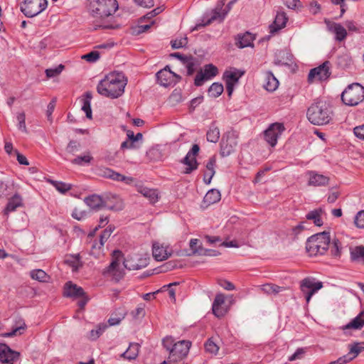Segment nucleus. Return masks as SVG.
I'll return each mask as SVG.
<instances>
[{
  "instance_id": "1",
  "label": "nucleus",
  "mask_w": 364,
  "mask_h": 364,
  "mask_svg": "<svg viewBox=\"0 0 364 364\" xmlns=\"http://www.w3.org/2000/svg\"><path fill=\"white\" fill-rule=\"evenodd\" d=\"M127 84V79L122 73L112 72L100 81L97 91L104 97L117 99L123 95Z\"/></svg>"
},
{
  "instance_id": "2",
  "label": "nucleus",
  "mask_w": 364,
  "mask_h": 364,
  "mask_svg": "<svg viewBox=\"0 0 364 364\" xmlns=\"http://www.w3.org/2000/svg\"><path fill=\"white\" fill-rule=\"evenodd\" d=\"M306 117L314 125L322 126L329 124L333 117V112L329 103L316 101L308 108Z\"/></svg>"
},
{
  "instance_id": "3",
  "label": "nucleus",
  "mask_w": 364,
  "mask_h": 364,
  "mask_svg": "<svg viewBox=\"0 0 364 364\" xmlns=\"http://www.w3.org/2000/svg\"><path fill=\"white\" fill-rule=\"evenodd\" d=\"M328 232H322L310 237L306 244V249L310 256L323 255L328 249L331 243Z\"/></svg>"
},
{
  "instance_id": "4",
  "label": "nucleus",
  "mask_w": 364,
  "mask_h": 364,
  "mask_svg": "<svg viewBox=\"0 0 364 364\" xmlns=\"http://www.w3.org/2000/svg\"><path fill=\"white\" fill-rule=\"evenodd\" d=\"M90 14L94 18H104L113 15L119 8L117 0H88Z\"/></svg>"
},
{
  "instance_id": "5",
  "label": "nucleus",
  "mask_w": 364,
  "mask_h": 364,
  "mask_svg": "<svg viewBox=\"0 0 364 364\" xmlns=\"http://www.w3.org/2000/svg\"><path fill=\"white\" fill-rule=\"evenodd\" d=\"M364 99V87L359 83H353L342 92L341 100L348 106H355Z\"/></svg>"
},
{
  "instance_id": "6",
  "label": "nucleus",
  "mask_w": 364,
  "mask_h": 364,
  "mask_svg": "<svg viewBox=\"0 0 364 364\" xmlns=\"http://www.w3.org/2000/svg\"><path fill=\"white\" fill-rule=\"evenodd\" d=\"M123 263V254L119 250H114L112 255V262L110 264L103 270L105 276L112 277L116 281L121 279L124 274V268L121 263Z\"/></svg>"
},
{
  "instance_id": "7",
  "label": "nucleus",
  "mask_w": 364,
  "mask_h": 364,
  "mask_svg": "<svg viewBox=\"0 0 364 364\" xmlns=\"http://www.w3.org/2000/svg\"><path fill=\"white\" fill-rule=\"evenodd\" d=\"M191 346V343L188 341L183 340L176 342L168 354V360H164L160 364H172L182 360L188 355Z\"/></svg>"
},
{
  "instance_id": "8",
  "label": "nucleus",
  "mask_w": 364,
  "mask_h": 364,
  "mask_svg": "<svg viewBox=\"0 0 364 364\" xmlns=\"http://www.w3.org/2000/svg\"><path fill=\"white\" fill-rule=\"evenodd\" d=\"M47 6V0H25L20 10L26 17L33 18L43 11Z\"/></svg>"
},
{
  "instance_id": "9",
  "label": "nucleus",
  "mask_w": 364,
  "mask_h": 364,
  "mask_svg": "<svg viewBox=\"0 0 364 364\" xmlns=\"http://www.w3.org/2000/svg\"><path fill=\"white\" fill-rule=\"evenodd\" d=\"M323 287V282L316 278L307 277L300 282V290L305 296L306 303L309 304L312 296Z\"/></svg>"
},
{
  "instance_id": "10",
  "label": "nucleus",
  "mask_w": 364,
  "mask_h": 364,
  "mask_svg": "<svg viewBox=\"0 0 364 364\" xmlns=\"http://www.w3.org/2000/svg\"><path fill=\"white\" fill-rule=\"evenodd\" d=\"M331 63L326 60L319 66L311 69L308 75V82L313 83L315 81L327 80L331 75Z\"/></svg>"
},
{
  "instance_id": "11",
  "label": "nucleus",
  "mask_w": 364,
  "mask_h": 364,
  "mask_svg": "<svg viewBox=\"0 0 364 364\" xmlns=\"http://www.w3.org/2000/svg\"><path fill=\"white\" fill-rule=\"evenodd\" d=\"M85 203L91 209L95 210H99L102 206H105L109 210L115 211L121 210L123 209V203L121 200L117 199L116 203L114 205H110L109 203L104 204L102 198L97 195H92L85 198Z\"/></svg>"
},
{
  "instance_id": "12",
  "label": "nucleus",
  "mask_w": 364,
  "mask_h": 364,
  "mask_svg": "<svg viewBox=\"0 0 364 364\" xmlns=\"http://www.w3.org/2000/svg\"><path fill=\"white\" fill-rule=\"evenodd\" d=\"M237 134L235 132H228L223 134L220 142V154L228 156L233 153L237 145Z\"/></svg>"
},
{
  "instance_id": "13",
  "label": "nucleus",
  "mask_w": 364,
  "mask_h": 364,
  "mask_svg": "<svg viewBox=\"0 0 364 364\" xmlns=\"http://www.w3.org/2000/svg\"><path fill=\"white\" fill-rule=\"evenodd\" d=\"M156 79L158 82L164 87H168L176 85L178 82L181 77L172 72L170 68L166 65L164 69L159 70L156 73Z\"/></svg>"
},
{
  "instance_id": "14",
  "label": "nucleus",
  "mask_w": 364,
  "mask_h": 364,
  "mask_svg": "<svg viewBox=\"0 0 364 364\" xmlns=\"http://www.w3.org/2000/svg\"><path fill=\"white\" fill-rule=\"evenodd\" d=\"M284 129V126L282 123L276 122L270 124L264 132V140L269 146L274 147Z\"/></svg>"
},
{
  "instance_id": "15",
  "label": "nucleus",
  "mask_w": 364,
  "mask_h": 364,
  "mask_svg": "<svg viewBox=\"0 0 364 364\" xmlns=\"http://www.w3.org/2000/svg\"><path fill=\"white\" fill-rule=\"evenodd\" d=\"M218 70L216 66L213 64H207L203 70H200L196 75L194 80V85L197 87L201 86L204 82L209 80L216 76Z\"/></svg>"
},
{
  "instance_id": "16",
  "label": "nucleus",
  "mask_w": 364,
  "mask_h": 364,
  "mask_svg": "<svg viewBox=\"0 0 364 364\" xmlns=\"http://www.w3.org/2000/svg\"><path fill=\"white\" fill-rule=\"evenodd\" d=\"M20 353L6 344L0 343V362L5 364H19Z\"/></svg>"
},
{
  "instance_id": "17",
  "label": "nucleus",
  "mask_w": 364,
  "mask_h": 364,
  "mask_svg": "<svg viewBox=\"0 0 364 364\" xmlns=\"http://www.w3.org/2000/svg\"><path fill=\"white\" fill-rule=\"evenodd\" d=\"M149 264V259L138 255L123 257V267L129 270H138L146 267Z\"/></svg>"
},
{
  "instance_id": "18",
  "label": "nucleus",
  "mask_w": 364,
  "mask_h": 364,
  "mask_svg": "<svg viewBox=\"0 0 364 364\" xmlns=\"http://www.w3.org/2000/svg\"><path fill=\"white\" fill-rule=\"evenodd\" d=\"M200 147L198 144H193L191 149L187 153L185 158L182 160V163L187 166L184 171V173H191L193 171L197 169L198 163L196 156L198 154Z\"/></svg>"
},
{
  "instance_id": "19",
  "label": "nucleus",
  "mask_w": 364,
  "mask_h": 364,
  "mask_svg": "<svg viewBox=\"0 0 364 364\" xmlns=\"http://www.w3.org/2000/svg\"><path fill=\"white\" fill-rule=\"evenodd\" d=\"M172 254L171 250L168 245H164L158 242L152 245V255L157 261H164L167 259Z\"/></svg>"
},
{
  "instance_id": "20",
  "label": "nucleus",
  "mask_w": 364,
  "mask_h": 364,
  "mask_svg": "<svg viewBox=\"0 0 364 364\" xmlns=\"http://www.w3.org/2000/svg\"><path fill=\"white\" fill-rule=\"evenodd\" d=\"M225 304V296L223 294H216L212 306L213 314L218 318L223 317L228 311Z\"/></svg>"
},
{
  "instance_id": "21",
  "label": "nucleus",
  "mask_w": 364,
  "mask_h": 364,
  "mask_svg": "<svg viewBox=\"0 0 364 364\" xmlns=\"http://www.w3.org/2000/svg\"><path fill=\"white\" fill-rule=\"evenodd\" d=\"M328 29L335 34V38L338 41H343L347 36L346 28L340 23L326 21Z\"/></svg>"
},
{
  "instance_id": "22",
  "label": "nucleus",
  "mask_w": 364,
  "mask_h": 364,
  "mask_svg": "<svg viewBox=\"0 0 364 364\" xmlns=\"http://www.w3.org/2000/svg\"><path fill=\"white\" fill-rule=\"evenodd\" d=\"M85 291L83 289L76 284L68 282L65 284L64 287L63 295L66 297L79 298L84 296Z\"/></svg>"
},
{
  "instance_id": "23",
  "label": "nucleus",
  "mask_w": 364,
  "mask_h": 364,
  "mask_svg": "<svg viewBox=\"0 0 364 364\" xmlns=\"http://www.w3.org/2000/svg\"><path fill=\"white\" fill-rule=\"evenodd\" d=\"M255 36L250 32L238 34L235 37V45L239 48L252 47Z\"/></svg>"
},
{
  "instance_id": "24",
  "label": "nucleus",
  "mask_w": 364,
  "mask_h": 364,
  "mask_svg": "<svg viewBox=\"0 0 364 364\" xmlns=\"http://www.w3.org/2000/svg\"><path fill=\"white\" fill-rule=\"evenodd\" d=\"M309 176V186H322L328 184L329 178L323 174H319L315 171H311L308 173Z\"/></svg>"
},
{
  "instance_id": "25",
  "label": "nucleus",
  "mask_w": 364,
  "mask_h": 364,
  "mask_svg": "<svg viewBox=\"0 0 364 364\" xmlns=\"http://www.w3.org/2000/svg\"><path fill=\"white\" fill-rule=\"evenodd\" d=\"M102 176L114 181H123L126 184H130L134 181L133 178L125 176L108 168L102 170Z\"/></svg>"
},
{
  "instance_id": "26",
  "label": "nucleus",
  "mask_w": 364,
  "mask_h": 364,
  "mask_svg": "<svg viewBox=\"0 0 364 364\" xmlns=\"http://www.w3.org/2000/svg\"><path fill=\"white\" fill-rule=\"evenodd\" d=\"M279 86V81L273 73L270 71H267L264 74V88L269 91L273 92L277 90Z\"/></svg>"
},
{
  "instance_id": "27",
  "label": "nucleus",
  "mask_w": 364,
  "mask_h": 364,
  "mask_svg": "<svg viewBox=\"0 0 364 364\" xmlns=\"http://www.w3.org/2000/svg\"><path fill=\"white\" fill-rule=\"evenodd\" d=\"M288 18L284 12H278L274 21L269 26L270 33H273L286 26Z\"/></svg>"
},
{
  "instance_id": "28",
  "label": "nucleus",
  "mask_w": 364,
  "mask_h": 364,
  "mask_svg": "<svg viewBox=\"0 0 364 364\" xmlns=\"http://www.w3.org/2000/svg\"><path fill=\"white\" fill-rule=\"evenodd\" d=\"M350 257L351 261L364 264V246L350 247Z\"/></svg>"
},
{
  "instance_id": "29",
  "label": "nucleus",
  "mask_w": 364,
  "mask_h": 364,
  "mask_svg": "<svg viewBox=\"0 0 364 364\" xmlns=\"http://www.w3.org/2000/svg\"><path fill=\"white\" fill-rule=\"evenodd\" d=\"M137 191L146 198L150 203H155L158 201L159 195L155 189H150L143 186H137Z\"/></svg>"
},
{
  "instance_id": "30",
  "label": "nucleus",
  "mask_w": 364,
  "mask_h": 364,
  "mask_svg": "<svg viewBox=\"0 0 364 364\" xmlns=\"http://www.w3.org/2000/svg\"><path fill=\"white\" fill-rule=\"evenodd\" d=\"M364 326V311L360 312L350 322L343 327V330L346 329H361Z\"/></svg>"
},
{
  "instance_id": "31",
  "label": "nucleus",
  "mask_w": 364,
  "mask_h": 364,
  "mask_svg": "<svg viewBox=\"0 0 364 364\" xmlns=\"http://www.w3.org/2000/svg\"><path fill=\"white\" fill-rule=\"evenodd\" d=\"M221 199L220 192L217 189H211L207 192L203 198V203L206 205H210L218 203Z\"/></svg>"
},
{
  "instance_id": "32",
  "label": "nucleus",
  "mask_w": 364,
  "mask_h": 364,
  "mask_svg": "<svg viewBox=\"0 0 364 364\" xmlns=\"http://www.w3.org/2000/svg\"><path fill=\"white\" fill-rule=\"evenodd\" d=\"M22 205V198L18 195L15 194L11 198L9 199L6 207L4 210L5 214L14 211L18 207Z\"/></svg>"
},
{
  "instance_id": "33",
  "label": "nucleus",
  "mask_w": 364,
  "mask_h": 364,
  "mask_svg": "<svg viewBox=\"0 0 364 364\" xmlns=\"http://www.w3.org/2000/svg\"><path fill=\"white\" fill-rule=\"evenodd\" d=\"M91 100L92 94L89 92H87L80 100L82 102V109L85 112L86 117L88 119H92Z\"/></svg>"
},
{
  "instance_id": "34",
  "label": "nucleus",
  "mask_w": 364,
  "mask_h": 364,
  "mask_svg": "<svg viewBox=\"0 0 364 364\" xmlns=\"http://www.w3.org/2000/svg\"><path fill=\"white\" fill-rule=\"evenodd\" d=\"M139 345L136 343H130L127 350L122 354V356L129 360H134L139 351Z\"/></svg>"
},
{
  "instance_id": "35",
  "label": "nucleus",
  "mask_w": 364,
  "mask_h": 364,
  "mask_svg": "<svg viewBox=\"0 0 364 364\" xmlns=\"http://www.w3.org/2000/svg\"><path fill=\"white\" fill-rule=\"evenodd\" d=\"M183 65L187 69V75H192L196 71V68L200 65V63L196 58L189 55V58L185 61Z\"/></svg>"
},
{
  "instance_id": "36",
  "label": "nucleus",
  "mask_w": 364,
  "mask_h": 364,
  "mask_svg": "<svg viewBox=\"0 0 364 364\" xmlns=\"http://www.w3.org/2000/svg\"><path fill=\"white\" fill-rule=\"evenodd\" d=\"M323 213L322 209H316L311 212H309L306 218L307 220H313L314 223L316 226H321L323 225V221L321 219V214Z\"/></svg>"
},
{
  "instance_id": "37",
  "label": "nucleus",
  "mask_w": 364,
  "mask_h": 364,
  "mask_svg": "<svg viewBox=\"0 0 364 364\" xmlns=\"http://www.w3.org/2000/svg\"><path fill=\"white\" fill-rule=\"evenodd\" d=\"M216 164V160L215 157H212L209 159L208 162L206 164V168L208 171L204 176V182L207 184H209L211 181L212 178L213 177L215 171V166Z\"/></svg>"
},
{
  "instance_id": "38",
  "label": "nucleus",
  "mask_w": 364,
  "mask_h": 364,
  "mask_svg": "<svg viewBox=\"0 0 364 364\" xmlns=\"http://www.w3.org/2000/svg\"><path fill=\"white\" fill-rule=\"evenodd\" d=\"M220 130L214 124H212L207 132V140L212 143L218 142L220 139Z\"/></svg>"
},
{
  "instance_id": "39",
  "label": "nucleus",
  "mask_w": 364,
  "mask_h": 364,
  "mask_svg": "<svg viewBox=\"0 0 364 364\" xmlns=\"http://www.w3.org/2000/svg\"><path fill=\"white\" fill-rule=\"evenodd\" d=\"M30 277L32 279L40 282H46L49 278L46 272L41 269L31 270L30 272Z\"/></svg>"
},
{
  "instance_id": "40",
  "label": "nucleus",
  "mask_w": 364,
  "mask_h": 364,
  "mask_svg": "<svg viewBox=\"0 0 364 364\" xmlns=\"http://www.w3.org/2000/svg\"><path fill=\"white\" fill-rule=\"evenodd\" d=\"M225 15H226V13H223V14H221L219 11H218L217 10H215L214 12H213V15L212 16L211 18H210L208 20H207L205 22H204L203 23H197L192 28V31H197V30H198L199 28H200L202 27H204V26H205L207 25H209L213 21H215V20H216L218 18H220V19L223 20Z\"/></svg>"
},
{
  "instance_id": "41",
  "label": "nucleus",
  "mask_w": 364,
  "mask_h": 364,
  "mask_svg": "<svg viewBox=\"0 0 364 364\" xmlns=\"http://www.w3.org/2000/svg\"><path fill=\"white\" fill-rule=\"evenodd\" d=\"M364 350V342L355 343L350 348L348 356L350 358V360H353L360 353Z\"/></svg>"
},
{
  "instance_id": "42",
  "label": "nucleus",
  "mask_w": 364,
  "mask_h": 364,
  "mask_svg": "<svg viewBox=\"0 0 364 364\" xmlns=\"http://www.w3.org/2000/svg\"><path fill=\"white\" fill-rule=\"evenodd\" d=\"M243 75V73H239L238 70L235 71H225L223 77L225 82H230L232 83H237L240 77Z\"/></svg>"
},
{
  "instance_id": "43",
  "label": "nucleus",
  "mask_w": 364,
  "mask_h": 364,
  "mask_svg": "<svg viewBox=\"0 0 364 364\" xmlns=\"http://www.w3.org/2000/svg\"><path fill=\"white\" fill-rule=\"evenodd\" d=\"M107 326L105 323H100L96 326L95 329H92L90 331L89 338L92 341L97 340L105 331Z\"/></svg>"
},
{
  "instance_id": "44",
  "label": "nucleus",
  "mask_w": 364,
  "mask_h": 364,
  "mask_svg": "<svg viewBox=\"0 0 364 364\" xmlns=\"http://www.w3.org/2000/svg\"><path fill=\"white\" fill-rule=\"evenodd\" d=\"M285 289V287H279L273 284H266L262 286V290L268 294H277Z\"/></svg>"
},
{
  "instance_id": "45",
  "label": "nucleus",
  "mask_w": 364,
  "mask_h": 364,
  "mask_svg": "<svg viewBox=\"0 0 364 364\" xmlns=\"http://www.w3.org/2000/svg\"><path fill=\"white\" fill-rule=\"evenodd\" d=\"M93 160V157L91 156L90 153H87L84 156H78L74 159L71 161L72 164L78 165V166H84L85 164H89Z\"/></svg>"
},
{
  "instance_id": "46",
  "label": "nucleus",
  "mask_w": 364,
  "mask_h": 364,
  "mask_svg": "<svg viewBox=\"0 0 364 364\" xmlns=\"http://www.w3.org/2000/svg\"><path fill=\"white\" fill-rule=\"evenodd\" d=\"M223 85L221 83L214 82L208 89V95L213 97H218L223 93Z\"/></svg>"
},
{
  "instance_id": "47",
  "label": "nucleus",
  "mask_w": 364,
  "mask_h": 364,
  "mask_svg": "<svg viewBox=\"0 0 364 364\" xmlns=\"http://www.w3.org/2000/svg\"><path fill=\"white\" fill-rule=\"evenodd\" d=\"M353 63L352 58L347 53L342 54L338 57L337 65L342 68H347Z\"/></svg>"
},
{
  "instance_id": "48",
  "label": "nucleus",
  "mask_w": 364,
  "mask_h": 364,
  "mask_svg": "<svg viewBox=\"0 0 364 364\" xmlns=\"http://www.w3.org/2000/svg\"><path fill=\"white\" fill-rule=\"evenodd\" d=\"M49 182L60 192L64 193L71 189L72 186L70 184L65 183L61 181H56L53 180H49Z\"/></svg>"
},
{
  "instance_id": "49",
  "label": "nucleus",
  "mask_w": 364,
  "mask_h": 364,
  "mask_svg": "<svg viewBox=\"0 0 364 364\" xmlns=\"http://www.w3.org/2000/svg\"><path fill=\"white\" fill-rule=\"evenodd\" d=\"M341 242L336 239H332V242L331 244V253L334 257H338L341 253Z\"/></svg>"
},
{
  "instance_id": "50",
  "label": "nucleus",
  "mask_w": 364,
  "mask_h": 364,
  "mask_svg": "<svg viewBox=\"0 0 364 364\" xmlns=\"http://www.w3.org/2000/svg\"><path fill=\"white\" fill-rule=\"evenodd\" d=\"M65 263L72 267L73 272L77 271L82 266L78 256H72L66 259Z\"/></svg>"
},
{
  "instance_id": "51",
  "label": "nucleus",
  "mask_w": 364,
  "mask_h": 364,
  "mask_svg": "<svg viewBox=\"0 0 364 364\" xmlns=\"http://www.w3.org/2000/svg\"><path fill=\"white\" fill-rule=\"evenodd\" d=\"M205 350L212 354H217L219 350L218 346L213 341V338H209L205 343Z\"/></svg>"
},
{
  "instance_id": "52",
  "label": "nucleus",
  "mask_w": 364,
  "mask_h": 364,
  "mask_svg": "<svg viewBox=\"0 0 364 364\" xmlns=\"http://www.w3.org/2000/svg\"><path fill=\"white\" fill-rule=\"evenodd\" d=\"M188 43V38L186 36L175 39L171 41L172 48L178 49L185 47Z\"/></svg>"
},
{
  "instance_id": "53",
  "label": "nucleus",
  "mask_w": 364,
  "mask_h": 364,
  "mask_svg": "<svg viewBox=\"0 0 364 364\" xmlns=\"http://www.w3.org/2000/svg\"><path fill=\"white\" fill-rule=\"evenodd\" d=\"M354 224L356 228L364 229V210L357 213L354 218Z\"/></svg>"
},
{
  "instance_id": "54",
  "label": "nucleus",
  "mask_w": 364,
  "mask_h": 364,
  "mask_svg": "<svg viewBox=\"0 0 364 364\" xmlns=\"http://www.w3.org/2000/svg\"><path fill=\"white\" fill-rule=\"evenodd\" d=\"M18 128L22 132L27 133V128L26 126V115L24 112L18 113L17 115Z\"/></svg>"
},
{
  "instance_id": "55",
  "label": "nucleus",
  "mask_w": 364,
  "mask_h": 364,
  "mask_svg": "<svg viewBox=\"0 0 364 364\" xmlns=\"http://www.w3.org/2000/svg\"><path fill=\"white\" fill-rule=\"evenodd\" d=\"M20 323H21L18 326L14 328L11 332L6 333V336L8 337H11L14 336L21 335L23 331L26 329V325L22 321Z\"/></svg>"
},
{
  "instance_id": "56",
  "label": "nucleus",
  "mask_w": 364,
  "mask_h": 364,
  "mask_svg": "<svg viewBox=\"0 0 364 364\" xmlns=\"http://www.w3.org/2000/svg\"><path fill=\"white\" fill-rule=\"evenodd\" d=\"M64 65H59L55 68H49L46 70L47 77L50 78L58 75L63 70Z\"/></svg>"
},
{
  "instance_id": "57",
  "label": "nucleus",
  "mask_w": 364,
  "mask_h": 364,
  "mask_svg": "<svg viewBox=\"0 0 364 364\" xmlns=\"http://www.w3.org/2000/svg\"><path fill=\"white\" fill-rule=\"evenodd\" d=\"M80 146L81 145L80 142L75 140H71L66 147V151L68 153L74 154L76 151L80 150Z\"/></svg>"
},
{
  "instance_id": "58",
  "label": "nucleus",
  "mask_w": 364,
  "mask_h": 364,
  "mask_svg": "<svg viewBox=\"0 0 364 364\" xmlns=\"http://www.w3.org/2000/svg\"><path fill=\"white\" fill-rule=\"evenodd\" d=\"M146 156L151 161H157L161 159V154L159 149L156 148H151L147 151Z\"/></svg>"
},
{
  "instance_id": "59",
  "label": "nucleus",
  "mask_w": 364,
  "mask_h": 364,
  "mask_svg": "<svg viewBox=\"0 0 364 364\" xmlns=\"http://www.w3.org/2000/svg\"><path fill=\"white\" fill-rule=\"evenodd\" d=\"M174 339L171 336H167L162 341L163 346L166 348L167 351L170 353L171 350L175 346Z\"/></svg>"
},
{
  "instance_id": "60",
  "label": "nucleus",
  "mask_w": 364,
  "mask_h": 364,
  "mask_svg": "<svg viewBox=\"0 0 364 364\" xmlns=\"http://www.w3.org/2000/svg\"><path fill=\"white\" fill-rule=\"evenodd\" d=\"M82 59L90 63L96 62L100 58V53L98 51H91L82 57Z\"/></svg>"
},
{
  "instance_id": "61",
  "label": "nucleus",
  "mask_w": 364,
  "mask_h": 364,
  "mask_svg": "<svg viewBox=\"0 0 364 364\" xmlns=\"http://www.w3.org/2000/svg\"><path fill=\"white\" fill-rule=\"evenodd\" d=\"M87 216V212L85 210H81L77 208L74 209L72 213V217L77 220H81L85 218Z\"/></svg>"
},
{
  "instance_id": "62",
  "label": "nucleus",
  "mask_w": 364,
  "mask_h": 364,
  "mask_svg": "<svg viewBox=\"0 0 364 364\" xmlns=\"http://www.w3.org/2000/svg\"><path fill=\"white\" fill-rule=\"evenodd\" d=\"M195 252H198V255H204V256H210V257L217 256L220 254L216 250H210V249H203V248H202L200 251H196Z\"/></svg>"
},
{
  "instance_id": "63",
  "label": "nucleus",
  "mask_w": 364,
  "mask_h": 364,
  "mask_svg": "<svg viewBox=\"0 0 364 364\" xmlns=\"http://www.w3.org/2000/svg\"><path fill=\"white\" fill-rule=\"evenodd\" d=\"M124 318V315L121 314L119 316L112 314L109 318L108 319V323L109 326H115L118 325L120 321Z\"/></svg>"
},
{
  "instance_id": "64",
  "label": "nucleus",
  "mask_w": 364,
  "mask_h": 364,
  "mask_svg": "<svg viewBox=\"0 0 364 364\" xmlns=\"http://www.w3.org/2000/svg\"><path fill=\"white\" fill-rule=\"evenodd\" d=\"M353 132L358 138L364 140V124L355 127Z\"/></svg>"
}]
</instances>
